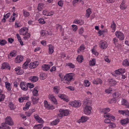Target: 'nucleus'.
Listing matches in <instances>:
<instances>
[{
  "label": "nucleus",
  "mask_w": 129,
  "mask_h": 129,
  "mask_svg": "<svg viewBox=\"0 0 129 129\" xmlns=\"http://www.w3.org/2000/svg\"><path fill=\"white\" fill-rule=\"evenodd\" d=\"M110 111V110L109 108H107L101 109L100 111L101 113H104V118H110L112 121H113L115 119V117L110 113H107Z\"/></svg>",
  "instance_id": "nucleus-1"
},
{
  "label": "nucleus",
  "mask_w": 129,
  "mask_h": 129,
  "mask_svg": "<svg viewBox=\"0 0 129 129\" xmlns=\"http://www.w3.org/2000/svg\"><path fill=\"white\" fill-rule=\"evenodd\" d=\"M73 74L72 73H68L66 74L65 79L64 80V83L69 84L70 82L74 80L73 78Z\"/></svg>",
  "instance_id": "nucleus-2"
},
{
  "label": "nucleus",
  "mask_w": 129,
  "mask_h": 129,
  "mask_svg": "<svg viewBox=\"0 0 129 129\" xmlns=\"http://www.w3.org/2000/svg\"><path fill=\"white\" fill-rule=\"evenodd\" d=\"M60 113L58 115V118L61 117L63 116H67L69 114V112L67 110L60 109L59 110Z\"/></svg>",
  "instance_id": "nucleus-3"
},
{
  "label": "nucleus",
  "mask_w": 129,
  "mask_h": 129,
  "mask_svg": "<svg viewBox=\"0 0 129 129\" xmlns=\"http://www.w3.org/2000/svg\"><path fill=\"white\" fill-rule=\"evenodd\" d=\"M84 113L87 115L90 114L91 112L92 107L90 105L84 106Z\"/></svg>",
  "instance_id": "nucleus-4"
},
{
  "label": "nucleus",
  "mask_w": 129,
  "mask_h": 129,
  "mask_svg": "<svg viewBox=\"0 0 129 129\" xmlns=\"http://www.w3.org/2000/svg\"><path fill=\"white\" fill-rule=\"evenodd\" d=\"M6 123L10 125H12L14 124V122L11 118L10 116L7 117L5 119Z\"/></svg>",
  "instance_id": "nucleus-5"
},
{
  "label": "nucleus",
  "mask_w": 129,
  "mask_h": 129,
  "mask_svg": "<svg viewBox=\"0 0 129 129\" xmlns=\"http://www.w3.org/2000/svg\"><path fill=\"white\" fill-rule=\"evenodd\" d=\"M70 105L74 107H78L81 105V103L80 101H75L71 103Z\"/></svg>",
  "instance_id": "nucleus-6"
},
{
  "label": "nucleus",
  "mask_w": 129,
  "mask_h": 129,
  "mask_svg": "<svg viewBox=\"0 0 129 129\" xmlns=\"http://www.w3.org/2000/svg\"><path fill=\"white\" fill-rule=\"evenodd\" d=\"M44 107L46 109L48 110L53 109H54L53 106L52 105H50V104L48 103L46 100H45L44 101Z\"/></svg>",
  "instance_id": "nucleus-7"
},
{
  "label": "nucleus",
  "mask_w": 129,
  "mask_h": 129,
  "mask_svg": "<svg viewBox=\"0 0 129 129\" xmlns=\"http://www.w3.org/2000/svg\"><path fill=\"white\" fill-rule=\"evenodd\" d=\"M115 35L116 37L118 38L120 40H122L124 39V35L121 32L119 31H116L115 33Z\"/></svg>",
  "instance_id": "nucleus-8"
},
{
  "label": "nucleus",
  "mask_w": 129,
  "mask_h": 129,
  "mask_svg": "<svg viewBox=\"0 0 129 129\" xmlns=\"http://www.w3.org/2000/svg\"><path fill=\"white\" fill-rule=\"evenodd\" d=\"M84 106H86L87 105H89L92 103V102L90 99L89 98H87L86 99H85L83 101Z\"/></svg>",
  "instance_id": "nucleus-9"
},
{
  "label": "nucleus",
  "mask_w": 129,
  "mask_h": 129,
  "mask_svg": "<svg viewBox=\"0 0 129 129\" xmlns=\"http://www.w3.org/2000/svg\"><path fill=\"white\" fill-rule=\"evenodd\" d=\"M20 86L21 89L23 90L26 91L28 89V85L27 84L23 82H21Z\"/></svg>",
  "instance_id": "nucleus-10"
},
{
  "label": "nucleus",
  "mask_w": 129,
  "mask_h": 129,
  "mask_svg": "<svg viewBox=\"0 0 129 129\" xmlns=\"http://www.w3.org/2000/svg\"><path fill=\"white\" fill-rule=\"evenodd\" d=\"M34 116L37 121L40 123H43L44 122V121L37 114H36L34 115Z\"/></svg>",
  "instance_id": "nucleus-11"
},
{
  "label": "nucleus",
  "mask_w": 129,
  "mask_h": 129,
  "mask_svg": "<svg viewBox=\"0 0 129 129\" xmlns=\"http://www.w3.org/2000/svg\"><path fill=\"white\" fill-rule=\"evenodd\" d=\"M39 64V63L38 61H36L34 62H31L29 67L31 69H33L38 65Z\"/></svg>",
  "instance_id": "nucleus-12"
},
{
  "label": "nucleus",
  "mask_w": 129,
  "mask_h": 129,
  "mask_svg": "<svg viewBox=\"0 0 129 129\" xmlns=\"http://www.w3.org/2000/svg\"><path fill=\"white\" fill-rule=\"evenodd\" d=\"M29 79L31 82H35L38 80L39 78L37 76H34L30 77Z\"/></svg>",
  "instance_id": "nucleus-13"
},
{
  "label": "nucleus",
  "mask_w": 129,
  "mask_h": 129,
  "mask_svg": "<svg viewBox=\"0 0 129 129\" xmlns=\"http://www.w3.org/2000/svg\"><path fill=\"white\" fill-rule=\"evenodd\" d=\"M121 104L124 105L127 108L129 107V104L126 99H122L121 101Z\"/></svg>",
  "instance_id": "nucleus-14"
},
{
  "label": "nucleus",
  "mask_w": 129,
  "mask_h": 129,
  "mask_svg": "<svg viewBox=\"0 0 129 129\" xmlns=\"http://www.w3.org/2000/svg\"><path fill=\"white\" fill-rule=\"evenodd\" d=\"M23 59V57L21 56H17L15 59V61L16 63H19Z\"/></svg>",
  "instance_id": "nucleus-15"
},
{
  "label": "nucleus",
  "mask_w": 129,
  "mask_h": 129,
  "mask_svg": "<svg viewBox=\"0 0 129 129\" xmlns=\"http://www.w3.org/2000/svg\"><path fill=\"white\" fill-rule=\"evenodd\" d=\"M88 118L86 116H83L78 121L79 122H83L87 121L88 119Z\"/></svg>",
  "instance_id": "nucleus-16"
},
{
  "label": "nucleus",
  "mask_w": 129,
  "mask_h": 129,
  "mask_svg": "<svg viewBox=\"0 0 129 129\" xmlns=\"http://www.w3.org/2000/svg\"><path fill=\"white\" fill-rule=\"evenodd\" d=\"M1 68L3 69H8L9 70H10V67L9 66V64L7 63L6 62L3 63L2 66Z\"/></svg>",
  "instance_id": "nucleus-17"
},
{
  "label": "nucleus",
  "mask_w": 129,
  "mask_h": 129,
  "mask_svg": "<svg viewBox=\"0 0 129 129\" xmlns=\"http://www.w3.org/2000/svg\"><path fill=\"white\" fill-rule=\"evenodd\" d=\"M50 65H46L44 64L42 66V70L44 71H47L49 70L50 68Z\"/></svg>",
  "instance_id": "nucleus-18"
},
{
  "label": "nucleus",
  "mask_w": 129,
  "mask_h": 129,
  "mask_svg": "<svg viewBox=\"0 0 129 129\" xmlns=\"http://www.w3.org/2000/svg\"><path fill=\"white\" fill-rule=\"evenodd\" d=\"M109 84L110 86H113L116 84V82L113 79H109L108 80Z\"/></svg>",
  "instance_id": "nucleus-19"
},
{
  "label": "nucleus",
  "mask_w": 129,
  "mask_h": 129,
  "mask_svg": "<svg viewBox=\"0 0 129 129\" xmlns=\"http://www.w3.org/2000/svg\"><path fill=\"white\" fill-rule=\"evenodd\" d=\"M47 76V74L41 72V73L40 77L41 79L44 80L46 79Z\"/></svg>",
  "instance_id": "nucleus-20"
},
{
  "label": "nucleus",
  "mask_w": 129,
  "mask_h": 129,
  "mask_svg": "<svg viewBox=\"0 0 129 129\" xmlns=\"http://www.w3.org/2000/svg\"><path fill=\"white\" fill-rule=\"evenodd\" d=\"M126 2L125 1L123 0L120 6V7L122 10H124L127 8V7L125 6V3Z\"/></svg>",
  "instance_id": "nucleus-21"
},
{
  "label": "nucleus",
  "mask_w": 129,
  "mask_h": 129,
  "mask_svg": "<svg viewBox=\"0 0 129 129\" xmlns=\"http://www.w3.org/2000/svg\"><path fill=\"white\" fill-rule=\"evenodd\" d=\"M107 44L106 42H104L101 43L100 46V47L103 49H105L107 48Z\"/></svg>",
  "instance_id": "nucleus-22"
},
{
  "label": "nucleus",
  "mask_w": 129,
  "mask_h": 129,
  "mask_svg": "<svg viewBox=\"0 0 129 129\" xmlns=\"http://www.w3.org/2000/svg\"><path fill=\"white\" fill-rule=\"evenodd\" d=\"M120 123L122 125H124L129 123V119L127 118L121 120L120 121Z\"/></svg>",
  "instance_id": "nucleus-23"
},
{
  "label": "nucleus",
  "mask_w": 129,
  "mask_h": 129,
  "mask_svg": "<svg viewBox=\"0 0 129 129\" xmlns=\"http://www.w3.org/2000/svg\"><path fill=\"white\" fill-rule=\"evenodd\" d=\"M54 47L51 45H49V51L48 52L49 54H52L54 52Z\"/></svg>",
  "instance_id": "nucleus-24"
},
{
  "label": "nucleus",
  "mask_w": 129,
  "mask_h": 129,
  "mask_svg": "<svg viewBox=\"0 0 129 129\" xmlns=\"http://www.w3.org/2000/svg\"><path fill=\"white\" fill-rule=\"evenodd\" d=\"M83 59V56L81 55H79L77 58V61L80 63H81Z\"/></svg>",
  "instance_id": "nucleus-25"
},
{
  "label": "nucleus",
  "mask_w": 129,
  "mask_h": 129,
  "mask_svg": "<svg viewBox=\"0 0 129 129\" xmlns=\"http://www.w3.org/2000/svg\"><path fill=\"white\" fill-rule=\"evenodd\" d=\"M30 104H31L29 102H27L26 104L25 107L23 108V110L24 111L27 110L29 108Z\"/></svg>",
  "instance_id": "nucleus-26"
},
{
  "label": "nucleus",
  "mask_w": 129,
  "mask_h": 129,
  "mask_svg": "<svg viewBox=\"0 0 129 129\" xmlns=\"http://www.w3.org/2000/svg\"><path fill=\"white\" fill-rule=\"evenodd\" d=\"M95 58L93 59L91 61L90 60L89 61V65L91 66H94L95 64Z\"/></svg>",
  "instance_id": "nucleus-27"
},
{
  "label": "nucleus",
  "mask_w": 129,
  "mask_h": 129,
  "mask_svg": "<svg viewBox=\"0 0 129 129\" xmlns=\"http://www.w3.org/2000/svg\"><path fill=\"white\" fill-rule=\"evenodd\" d=\"M39 100L38 97H32V100L33 104H35L38 102Z\"/></svg>",
  "instance_id": "nucleus-28"
},
{
  "label": "nucleus",
  "mask_w": 129,
  "mask_h": 129,
  "mask_svg": "<svg viewBox=\"0 0 129 129\" xmlns=\"http://www.w3.org/2000/svg\"><path fill=\"white\" fill-rule=\"evenodd\" d=\"M43 127V124H40L35 125L34 128V129H41Z\"/></svg>",
  "instance_id": "nucleus-29"
},
{
  "label": "nucleus",
  "mask_w": 129,
  "mask_h": 129,
  "mask_svg": "<svg viewBox=\"0 0 129 129\" xmlns=\"http://www.w3.org/2000/svg\"><path fill=\"white\" fill-rule=\"evenodd\" d=\"M49 99L52 101V103L56 104H57L56 99L55 97H49Z\"/></svg>",
  "instance_id": "nucleus-30"
},
{
  "label": "nucleus",
  "mask_w": 129,
  "mask_h": 129,
  "mask_svg": "<svg viewBox=\"0 0 129 129\" xmlns=\"http://www.w3.org/2000/svg\"><path fill=\"white\" fill-rule=\"evenodd\" d=\"M6 86L8 90L9 91L11 90V84L10 83L6 82Z\"/></svg>",
  "instance_id": "nucleus-31"
},
{
  "label": "nucleus",
  "mask_w": 129,
  "mask_h": 129,
  "mask_svg": "<svg viewBox=\"0 0 129 129\" xmlns=\"http://www.w3.org/2000/svg\"><path fill=\"white\" fill-rule=\"evenodd\" d=\"M9 106L11 110H13L15 109V106L11 102L9 103Z\"/></svg>",
  "instance_id": "nucleus-32"
},
{
  "label": "nucleus",
  "mask_w": 129,
  "mask_h": 129,
  "mask_svg": "<svg viewBox=\"0 0 129 129\" xmlns=\"http://www.w3.org/2000/svg\"><path fill=\"white\" fill-rule=\"evenodd\" d=\"M59 119H57L53 121L51 123V124L52 125H55L59 122Z\"/></svg>",
  "instance_id": "nucleus-33"
},
{
  "label": "nucleus",
  "mask_w": 129,
  "mask_h": 129,
  "mask_svg": "<svg viewBox=\"0 0 129 129\" xmlns=\"http://www.w3.org/2000/svg\"><path fill=\"white\" fill-rule=\"evenodd\" d=\"M84 85L86 87H88L90 85V83L88 80H85L84 84Z\"/></svg>",
  "instance_id": "nucleus-34"
},
{
  "label": "nucleus",
  "mask_w": 129,
  "mask_h": 129,
  "mask_svg": "<svg viewBox=\"0 0 129 129\" xmlns=\"http://www.w3.org/2000/svg\"><path fill=\"white\" fill-rule=\"evenodd\" d=\"M66 66H68L70 68H74L75 67V65L71 63H66Z\"/></svg>",
  "instance_id": "nucleus-35"
},
{
  "label": "nucleus",
  "mask_w": 129,
  "mask_h": 129,
  "mask_svg": "<svg viewBox=\"0 0 129 129\" xmlns=\"http://www.w3.org/2000/svg\"><path fill=\"white\" fill-rule=\"evenodd\" d=\"M43 7V4L42 3L38 4L37 8V9L39 11H40L41 10Z\"/></svg>",
  "instance_id": "nucleus-36"
},
{
  "label": "nucleus",
  "mask_w": 129,
  "mask_h": 129,
  "mask_svg": "<svg viewBox=\"0 0 129 129\" xmlns=\"http://www.w3.org/2000/svg\"><path fill=\"white\" fill-rule=\"evenodd\" d=\"M24 35L25 36L23 37V38L25 40L29 38L30 36V35L27 32L25 33Z\"/></svg>",
  "instance_id": "nucleus-37"
},
{
  "label": "nucleus",
  "mask_w": 129,
  "mask_h": 129,
  "mask_svg": "<svg viewBox=\"0 0 129 129\" xmlns=\"http://www.w3.org/2000/svg\"><path fill=\"white\" fill-rule=\"evenodd\" d=\"M16 53L14 52H11L8 55V58H10V56L14 57L16 56Z\"/></svg>",
  "instance_id": "nucleus-38"
},
{
  "label": "nucleus",
  "mask_w": 129,
  "mask_h": 129,
  "mask_svg": "<svg viewBox=\"0 0 129 129\" xmlns=\"http://www.w3.org/2000/svg\"><path fill=\"white\" fill-rule=\"evenodd\" d=\"M122 64L124 66H129V62H128L127 59H125L123 61Z\"/></svg>",
  "instance_id": "nucleus-39"
},
{
  "label": "nucleus",
  "mask_w": 129,
  "mask_h": 129,
  "mask_svg": "<svg viewBox=\"0 0 129 129\" xmlns=\"http://www.w3.org/2000/svg\"><path fill=\"white\" fill-rule=\"evenodd\" d=\"M86 15L87 16V17H89L90 15L91 14V11L90 10V8H89L86 10Z\"/></svg>",
  "instance_id": "nucleus-40"
},
{
  "label": "nucleus",
  "mask_w": 129,
  "mask_h": 129,
  "mask_svg": "<svg viewBox=\"0 0 129 129\" xmlns=\"http://www.w3.org/2000/svg\"><path fill=\"white\" fill-rule=\"evenodd\" d=\"M25 31V28H21L19 30V34L20 35H24L25 33H23Z\"/></svg>",
  "instance_id": "nucleus-41"
},
{
  "label": "nucleus",
  "mask_w": 129,
  "mask_h": 129,
  "mask_svg": "<svg viewBox=\"0 0 129 129\" xmlns=\"http://www.w3.org/2000/svg\"><path fill=\"white\" fill-rule=\"evenodd\" d=\"M85 47L83 45H81L79 48L78 50V52L79 53V52L84 50Z\"/></svg>",
  "instance_id": "nucleus-42"
},
{
  "label": "nucleus",
  "mask_w": 129,
  "mask_h": 129,
  "mask_svg": "<svg viewBox=\"0 0 129 129\" xmlns=\"http://www.w3.org/2000/svg\"><path fill=\"white\" fill-rule=\"evenodd\" d=\"M107 31V29H106L105 30H103L102 31L100 30L98 31V33L99 34V36H100L102 35L104 33H105Z\"/></svg>",
  "instance_id": "nucleus-43"
},
{
  "label": "nucleus",
  "mask_w": 129,
  "mask_h": 129,
  "mask_svg": "<svg viewBox=\"0 0 129 129\" xmlns=\"http://www.w3.org/2000/svg\"><path fill=\"white\" fill-rule=\"evenodd\" d=\"M23 15L25 17H26L29 16L30 14L28 12L25 11L24 10H23Z\"/></svg>",
  "instance_id": "nucleus-44"
},
{
  "label": "nucleus",
  "mask_w": 129,
  "mask_h": 129,
  "mask_svg": "<svg viewBox=\"0 0 129 129\" xmlns=\"http://www.w3.org/2000/svg\"><path fill=\"white\" fill-rule=\"evenodd\" d=\"M7 43V42L5 40H0V45L3 46Z\"/></svg>",
  "instance_id": "nucleus-45"
},
{
  "label": "nucleus",
  "mask_w": 129,
  "mask_h": 129,
  "mask_svg": "<svg viewBox=\"0 0 129 129\" xmlns=\"http://www.w3.org/2000/svg\"><path fill=\"white\" fill-rule=\"evenodd\" d=\"M109 126L110 128H114L116 127V125L115 123L112 122H110Z\"/></svg>",
  "instance_id": "nucleus-46"
},
{
  "label": "nucleus",
  "mask_w": 129,
  "mask_h": 129,
  "mask_svg": "<svg viewBox=\"0 0 129 129\" xmlns=\"http://www.w3.org/2000/svg\"><path fill=\"white\" fill-rule=\"evenodd\" d=\"M56 25V29L57 30L59 29L60 31H62L63 29L62 27L60 25L58 24H57Z\"/></svg>",
  "instance_id": "nucleus-47"
},
{
  "label": "nucleus",
  "mask_w": 129,
  "mask_h": 129,
  "mask_svg": "<svg viewBox=\"0 0 129 129\" xmlns=\"http://www.w3.org/2000/svg\"><path fill=\"white\" fill-rule=\"evenodd\" d=\"M116 24L113 21V23L111 24V27L112 28L113 30V32L115 31V29L116 28Z\"/></svg>",
  "instance_id": "nucleus-48"
},
{
  "label": "nucleus",
  "mask_w": 129,
  "mask_h": 129,
  "mask_svg": "<svg viewBox=\"0 0 129 129\" xmlns=\"http://www.w3.org/2000/svg\"><path fill=\"white\" fill-rule=\"evenodd\" d=\"M59 76L61 78V81H63L65 79L66 75H64L61 74H59Z\"/></svg>",
  "instance_id": "nucleus-49"
},
{
  "label": "nucleus",
  "mask_w": 129,
  "mask_h": 129,
  "mask_svg": "<svg viewBox=\"0 0 129 129\" xmlns=\"http://www.w3.org/2000/svg\"><path fill=\"white\" fill-rule=\"evenodd\" d=\"M106 119L104 120L105 122L106 123H110V120H112L110 118Z\"/></svg>",
  "instance_id": "nucleus-50"
},
{
  "label": "nucleus",
  "mask_w": 129,
  "mask_h": 129,
  "mask_svg": "<svg viewBox=\"0 0 129 129\" xmlns=\"http://www.w3.org/2000/svg\"><path fill=\"white\" fill-rule=\"evenodd\" d=\"M72 29L74 31H76L78 29L77 26L76 25H72Z\"/></svg>",
  "instance_id": "nucleus-51"
},
{
  "label": "nucleus",
  "mask_w": 129,
  "mask_h": 129,
  "mask_svg": "<svg viewBox=\"0 0 129 129\" xmlns=\"http://www.w3.org/2000/svg\"><path fill=\"white\" fill-rule=\"evenodd\" d=\"M58 87L57 86H56L54 87L53 89L54 90V91L57 94L59 92V89L57 88Z\"/></svg>",
  "instance_id": "nucleus-52"
},
{
  "label": "nucleus",
  "mask_w": 129,
  "mask_h": 129,
  "mask_svg": "<svg viewBox=\"0 0 129 129\" xmlns=\"http://www.w3.org/2000/svg\"><path fill=\"white\" fill-rule=\"evenodd\" d=\"M112 90V89L110 88L109 89H106L105 90V91L106 93H110Z\"/></svg>",
  "instance_id": "nucleus-53"
},
{
  "label": "nucleus",
  "mask_w": 129,
  "mask_h": 129,
  "mask_svg": "<svg viewBox=\"0 0 129 129\" xmlns=\"http://www.w3.org/2000/svg\"><path fill=\"white\" fill-rule=\"evenodd\" d=\"M27 97H21L19 99V101L20 102H22L24 100L27 99Z\"/></svg>",
  "instance_id": "nucleus-54"
},
{
  "label": "nucleus",
  "mask_w": 129,
  "mask_h": 129,
  "mask_svg": "<svg viewBox=\"0 0 129 129\" xmlns=\"http://www.w3.org/2000/svg\"><path fill=\"white\" fill-rule=\"evenodd\" d=\"M38 21L40 23L42 24H44L45 23L44 19H40Z\"/></svg>",
  "instance_id": "nucleus-55"
},
{
  "label": "nucleus",
  "mask_w": 129,
  "mask_h": 129,
  "mask_svg": "<svg viewBox=\"0 0 129 129\" xmlns=\"http://www.w3.org/2000/svg\"><path fill=\"white\" fill-rule=\"evenodd\" d=\"M81 1V0H74L73 2V4L74 6H75L76 3L78 2H80Z\"/></svg>",
  "instance_id": "nucleus-56"
},
{
  "label": "nucleus",
  "mask_w": 129,
  "mask_h": 129,
  "mask_svg": "<svg viewBox=\"0 0 129 129\" xmlns=\"http://www.w3.org/2000/svg\"><path fill=\"white\" fill-rule=\"evenodd\" d=\"M58 5L61 7H62L63 4V1L61 0L59 1L58 3Z\"/></svg>",
  "instance_id": "nucleus-57"
},
{
  "label": "nucleus",
  "mask_w": 129,
  "mask_h": 129,
  "mask_svg": "<svg viewBox=\"0 0 129 129\" xmlns=\"http://www.w3.org/2000/svg\"><path fill=\"white\" fill-rule=\"evenodd\" d=\"M62 100H63V101H65L68 102L69 101V99L68 97H60Z\"/></svg>",
  "instance_id": "nucleus-58"
},
{
  "label": "nucleus",
  "mask_w": 129,
  "mask_h": 129,
  "mask_svg": "<svg viewBox=\"0 0 129 129\" xmlns=\"http://www.w3.org/2000/svg\"><path fill=\"white\" fill-rule=\"evenodd\" d=\"M118 70L120 71V74H122L124 73L125 72V70L124 69L121 68L119 69Z\"/></svg>",
  "instance_id": "nucleus-59"
},
{
  "label": "nucleus",
  "mask_w": 129,
  "mask_h": 129,
  "mask_svg": "<svg viewBox=\"0 0 129 129\" xmlns=\"http://www.w3.org/2000/svg\"><path fill=\"white\" fill-rule=\"evenodd\" d=\"M38 91L37 90H34L33 91V94L34 96H36L38 94Z\"/></svg>",
  "instance_id": "nucleus-60"
},
{
  "label": "nucleus",
  "mask_w": 129,
  "mask_h": 129,
  "mask_svg": "<svg viewBox=\"0 0 129 129\" xmlns=\"http://www.w3.org/2000/svg\"><path fill=\"white\" fill-rule=\"evenodd\" d=\"M27 85H28V87L30 88H33L34 87V84L31 83H28Z\"/></svg>",
  "instance_id": "nucleus-61"
},
{
  "label": "nucleus",
  "mask_w": 129,
  "mask_h": 129,
  "mask_svg": "<svg viewBox=\"0 0 129 129\" xmlns=\"http://www.w3.org/2000/svg\"><path fill=\"white\" fill-rule=\"evenodd\" d=\"M119 113L121 114L124 115L125 114V110H119L118 111Z\"/></svg>",
  "instance_id": "nucleus-62"
},
{
  "label": "nucleus",
  "mask_w": 129,
  "mask_h": 129,
  "mask_svg": "<svg viewBox=\"0 0 129 129\" xmlns=\"http://www.w3.org/2000/svg\"><path fill=\"white\" fill-rule=\"evenodd\" d=\"M84 24V21L81 20H78V23L80 25H82Z\"/></svg>",
  "instance_id": "nucleus-63"
},
{
  "label": "nucleus",
  "mask_w": 129,
  "mask_h": 129,
  "mask_svg": "<svg viewBox=\"0 0 129 129\" xmlns=\"http://www.w3.org/2000/svg\"><path fill=\"white\" fill-rule=\"evenodd\" d=\"M83 32V29L82 28H80V29L79 30V34L81 35L82 34Z\"/></svg>",
  "instance_id": "nucleus-64"
}]
</instances>
